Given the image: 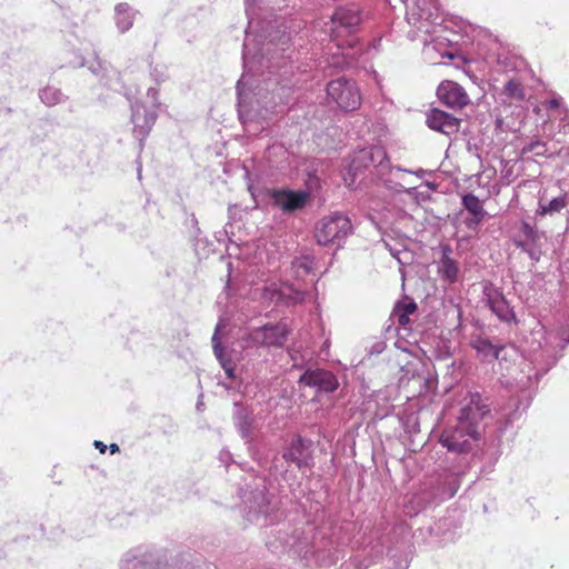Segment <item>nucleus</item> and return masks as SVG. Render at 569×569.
<instances>
[{
    "label": "nucleus",
    "mask_w": 569,
    "mask_h": 569,
    "mask_svg": "<svg viewBox=\"0 0 569 569\" xmlns=\"http://www.w3.org/2000/svg\"><path fill=\"white\" fill-rule=\"evenodd\" d=\"M490 413L489 407L478 393H470L469 402L462 407L456 427L446 429L440 443L451 452H468L480 438V423Z\"/></svg>",
    "instance_id": "obj_1"
},
{
    "label": "nucleus",
    "mask_w": 569,
    "mask_h": 569,
    "mask_svg": "<svg viewBox=\"0 0 569 569\" xmlns=\"http://www.w3.org/2000/svg\"><path fill=\"white\" fill-rule=\"evenodd\" d=\"M362 22L361 11L356 7L339 8L330 20V41L337 52H332V64L336 67H350L358 60L360 50L357 49L358 39L353 37Z\"/></svg>",
    "instance_id": "obj_2"
},
{
    "label": "nucleus",
    "mask_w": 569,
    "mask_h": 569,
    "mask_svg": "<svg viewBox=\"0 0 569 569\" xmlns=\"http://www.w3.org/2000/svg\"><path fill=\"white\" fill-rule=\"evenodd\" d=\"M361 167H373L388 189L396 192H408L410 194L416 190V188H406L401 181L406 183L408 182L405 179L398 177V174L406 172L415 174L418 178H423L428 173V171L425 169L410 171L400 167H391L387 157V152L381 147H370L359 150L350 163L348 174L356 177ZM345 181L349 187H351L355 183V178L350 179L349 181L348 177H345Z\"/></svg>",
    "instance_id": "obj_3"
},
{
    "label": "nucleus",
    "mask_w": 569,
    "mask_h": 569,
    "mask_svg": "<svg viewBox=\"0 0 569 569\" xmlns=\"http://www.w3.org/2000/svg\"><path fill=\"white\" fill-rule=\"evenodd\" d=\"M407 21L423 34L421 41L429 48L435 39L430 38L441 28L440 6L438 0H412L407 2Z\"/></svg>",
    "instance_id": "obj_4"
},
{
    "label": "nucleus",
    "mask_w": 569,
    "mask_h": 569,
    "mask_svg": "<svg viewBox=\"0 0 569 569\" xmlns=\"http://www.w3.org/2000/svg\"><path fill=\"white\" fill-rule=\"evenodd\" d=\"M288 328L284 323L263 326L246 332L240 339L243 349L254 347H282L287 341Z\"/></svg>",
    "instance_id": "obj_5"
},
{
    "label": "nucleus",
    "mask_w": 569,
    "mask_h": 569,
    "mask_svg": "<svg viewBox=\"0 0 569 569\" xmlns=\"http://www.w3.org/2000/svg\"><path fill=\"white\" fill-rule=\"evenodd\" d=\"M327 93L343 111H353L361 104L358 87L353 81L346 78L330 81L327 86Z\"/></svg>",
    "instance_id": "obj_6"
},
{
    "label": "nucleus",
    "mask_w": 569,
    "mask_h": 569,
    "mask_svg": "<svg viewBox=\"0 0 569 569\" xmlns=\"http://www.w3.org/2000/svg\"><path fill=\"white\" fill-rule=\"evenodd\" d=\"M351 221L347 216L335 213L322 219L316 229V238L320 244H328L346 238L351 232Z\"/></svg>",
    "instance_id": "obj_7"
},
{
    "label": "nucleus",
    "mask_w": 569,
    "mask_h": 569,
    "mask_svg": "<svg viewBox=\"0 0 569 569\" xmlns=\"http://www.w3.org/2000/svg\"><path fill=\"white\" fill-rule=\"evenodd\" d=\"M274 507L272 506L268 495L260 490L249 500L247 519L260 526L273 523L276 517L272 516Z\"/></svg>",
    "instance_id": "obj_8"
},
{
    "label": "nucleus",
    "mask_w": 569,
    "mask_h": 569,
    "mask_svg": "<svg viewBox=\"0 0 569 569\" xmlns=\"http://www.w3.org/2000/svg\"><path fill=\"white\" fill-rule=\"evenodd\" d=\"M520 230L523 239L515 241L517 248L526 252L532 261L538 262L542 256L541 241L546 239V233L537 230L527 221H522Z\"/></svg>",
    "instance_id": "obj_9"
},
{
    "label": "nucleus",
    "mask_w": 569,
    "mask_h": 569,
    "mask_svg": "<svg viewBox=\"0 0 569 569\" xmlns=\"http://www.w3.org/2000/svg\"><path fill=\"white\" fill-rule=\"evenodd\" d=\"M157 120V111L147 108L144 103L136 101L131 104V122L133 134L140 141L149 136Z\"/></svg>",
    "instance_id": "obj_10"
},
{
    "label": "nucleus",
    "mask_w": 569,
    "mask_h": 569,
    "mask_svg": "<svg viewBox=\"0 0 569 569\" xmlns=\"http://www.w3.org/2000/svg\"><path fill=\"white\" fill-rule=\"evenodd\" d=\"M310 198L306 190L278 189L271 191V199L274 206L283 212H293L302 209Z\"/></svg>",
    "instance_id": "obj_11"
},
{
    "label": "nucleus",
    "mask_w": 569,
    "mask_h": 569,
    "mask_svg": "<svg viewBox=\"0 0 569 569\" xmlns=\"http://www.w3.org/2000/svg\"><path fill=\"white\" fill-rule=\"evenodd\" d=\"M439 100L451 109H461L469 103L466 90L455 81H442L438 89Z\"/></svg>",
    "instance_id": "obj_12"
},
{
    "label": "nucleus",
    "mask_w": 569,
    "mask_h": 569,
    "mask_svg": "<svg viewBox=\"0 0 569 569\" xmlns=\"http://www.w3.org/2000/svg\"><path fill=\"white\" fill-rule=\"evenodd\" d=\"M299 383L317 389L321 392H332L338 388L336 376L327 370H307L299 378Z\"/></svg>",
    "instance_id": "obj_13"
},
{
    "label": "nucleus",
    "mask_w": 569,
    "mask_h": 569,
    "mask_svg": "<svg viewBox=\"0 0 569 569\" xmlns=\"http://www.w3.org/2000/svg\"><path fill=\"white\" fill-rule=\"evenodd\" d=\"M486 302L490 310L505 322L516 321V315L503 295L495 288H485Z\"/></svg>",
    "instance_id": "obj_14"
},
{
    "label": "nucleus",
    "mask_w": 569,
    "mask_h": 569,
    "mask_svg": "<svg viewBox=\"0 0 569 569\" xmlns=\"http://www.w3.org/2000/svg\"><path fill=\"white\" fill-rule=\"evenodd\" d=\"M527 99V91L522 79L517 76L510 77L499 92V100L502 104H520Z\"/></svg>",
    "instance_id": "obj_15"
},
{
    "label": "nucleus",
    "mask_w": 569,
    "mask_h": 569,
    "mask_svg": "<svg viewBox=\"0 0 569 569\" xmlns=\"http://www.w3.org/2000/svg\"><path fill=\"white\" fill-rule=\"evenodd\" d=\"M427 124L430 129L449 136L458 130L459 121L452 114L433 109L427 114Z\"/></svg>",
    "instance_id": "obj_16"
},
{
    "label": "nucleus",
    "mask_w": 569,
    "mask_h": 569,
    "mask_svg": "<svg viewBox=\"0 0 569 569\" xmlns=\"http://www.w3.org/2000/svg\"><path fill=\"white\" fill-rule=\"evenodd\" d=\"M263 297L271 301H280L288 297L293 303L305 300V293L302 291L296 290L289 286L278 287L276 283L264 288Z\"/></svg>",
    "instance_id": "obj_17"
},
{
    "label": "nucleus",
    "mask_w": 569,
    "mask_h": 569,
    "mask_svg": "<svg viewBox=\"0 0 569 569\" xmlns=\"http://www.w3.org/2000/svg\"><path fill=\"white\" fill-rule=\"evenodd\" d=\"M451 249L449 246L442 247V257L439 261L438 271L441 278L449 283L458 280L459 267L458 263L450 257Z\"/></svg>",
    "instance_id": "obj_18"
},
{
    "label": "nucleus",
    "mask_w": 569,
    "mask_h": 569,
    "mask_svg": "<svg viewBox=\"0 0 569 569\" xmlns=\"http://www.w3.org/2000/svg\"><path fill=\"white\" fill-rule=\"evenodd\" d=\"M471 347L477 351L478 357L482 361H491L498 359L500 351L503 349L502 346L492 345L491 341L481 337L473 339Z\"/></svg>",
    "instance_id": "obj_19"
},
{
    "label": "nucleus",
    "mask_w": 569,
    "mask_h": 569,
    "mask_svg": "<svg viewBox=\"0 0 569 569\" xmlns=\"http://www.w3.org/2000/svg\"><path fill=\"white\" fill-rule=\"evenodd\" d=\"M136 13L128 3H118L114 7V22L120 33H124L133 26Z\"/></svg>",
    "instance_id": "obj_20"
},
{
    "label": "nucleus",
    "mask_w": 569,
    "mask_h": 569,
    "mask_svg": "<svg viewBox=\"0 0 569 569\" xmlns=\"http://www.w3.org/2000/svg\"><path fill=\"white\" fill-rule=\"evenodd\" d=\"M462 204L473 216V218L467 222L469 228L479 224L483 220L486 211L477 196L472 193L465 194L462 197Z\"/></svg>",
    "instance_id": "obj_21"
},
{
    "label": "nucleus",
    "mask_w": 569,
    "mask_h": 569,
    "mask_svg": "<svg viewBox=\"0 0 569 569\" xmlns=\"http://www.w3.org/2000/svg\"><path fill=\"white\" fill-rule=\"evenodd\" d=\"M303 452L305 447L302 440L297 438L291 441L290 446L284 450L282 457L287 462H292L301 468L306 465Z\"/></svg>",
    "instance_id": "obj_22"
},
{
    "label": "nucleus",
    "mask_w": 569,
    "mask_h": 569,
    "mask_svg": "<svg viewBox=\"0 0 569 569\" xmlns=\"http://www.w3.org/2000/svg\"><path fill=\"white\" fill-rule=\"evenodd\" d=\"M568 204L567 193L553 198L549 202H539L537 214L539 216H553L562 211Z\"/></svg>",
    "instance_id": "obj_23"
},
{
    "label": "nucleus",
    "mask_w": 569,
    "mask_h": 569,
    "mask_svg": "<svg viewBox=\"0 0 569 569\" xmlns=\"http://www.w3.org/2000/svg\"><path fill=\"white\" fill-rule=\"evenodd\" d=\"M219 330H220V323L217 325L216 330L212 336L213 352H214L217 359L219 360V362L221 363L222 368L224 369L226 375L229 378H233L234 377V368L230 363V361L224 358L223 348L221 347V341L219 338Z\"/></svg>",
    "instance_id": "obj_24"
},
{
    "label": "nucleus",
    "mask_w": 569,
    "mask_h": 569,
    "mask_svg": "<svg viewBox=\"0 0 569 569\" xmlns=\"http://www.w3.org/2000/svg\"><path fill=\"white\" fill-rule=\"evenodd\" d=\"M234 407L236 427L243 439H249L251 435L252 419L239 403H234Z\"/></svg>",
    "instance_id": "obj_25"
},
{
    "label": "nucleus",
    "mask_w": 569,
    "mask_h": 569,
    "mask_svg": "<svg viewBox=\"0 0 569 569\" xmlns=\"http://www.w3.org/2000/svg\"><path fill=\"white\" fill-rule=\"evenodd\" d=\"M463 475V470H453L445 476L441 481V493L447 497H453L460 487V477Z\"/></svg>",
    "instance_id": "obj_26"
},
{
    "label": "nucleus",
    "mask_w": 569,
    "mask_h": 569,
    "mask_svg": "<svg viewBox=\"0 0 569 569\" xmlns=\"http://www.w3.org/2000/svg\"><path fill=\"white\" fill-rule=\"evenodd\" d=\"M313 267L315 260L310 256L298 257L291 263L293 274L297 279H302L303 277L309 274L312 271Z\"/></svg>",
    "instance_id": "obj_27"
},
{
    "label": "nucleus",
    "mask_w": 569,
    "mask_h": 569,
    "mask_svg": "<svg viewBox=\"0 0 569 569\" xmlns=\"http://www.w3.org/2000/svg\"><path fill=\"white\" fill-rule=\"evenodd\" d=\"M417 309V305L413 301L398 303L393 309V317L397 319L399 325L406 327L410 322V315Z\"/></svg>",
    "instance_id": "obj_28"
},
{
    "label": "nucleus",
    "mask_w": 569,
    "mask_h": 569,
    "mask_svg": "<svg viewBox=\"0 0 569 569\" xmlns=\"http://www.w3.org/2000/svg\"><path fill=\"white\" fill-rule=\"evenodd\" d=\"M40 100L49 107L56 106L63 100L62 92L53 87H46L39 92Z\"/></svg>",
    "instance_id": "obj_29"
},
{
    "label": "nucleus",
    "mask_w": 569,
    "mask_h": 569,
    "mask_svg": "<svg viewBox=\"0 0 569 569\" xmlns=\"http://www.w3.org/2000/svg\"><path fill=\"white\" fill-rule=\"evenodd\" d=\"M522 154L533 153L535 156H546L547 146L541 140L531 141L522 148Z\"/></svg>",
    "instance_id": "obj_30"
},
{
    "label": "nucleus",
    "mask_w": 569,
    "mask_h": 569,
    "mask_svg": "<svg viewBox=\"0 0 569 569\" xmlns=\"http://www.w3.org/2000/svg\"><path fill=\"white\" fill-rule=\"evenodd\" d=\"M147 96L148 98H150L151 100V103L152 106L150 107L151 110H154L157 111V109L159 108L160 103L158 101V91L157 89L154 88H149L148 91H147Z\"/></svg>",
    "instance_id": "obj_31"
},
{
    "label": "nucleus",
    "mask_w": 569,
    "mask_h": 569,
    "mask_svg": "<svg viewBox=\"0 0 569 569\" xmlns=\"http://www.w3.org/2000/svg\"><path fill=\"white\" fill-rule=\"evenodd\" d=\"M560 98H553L547 102V107L550 109L558 108L560 106Z\"/></svg>",
    "instance_id": "obj_32"
},
{
    "label": "nucleus",
    "mask_w": 569,
    "mask_h": 569,
    "mask_svg": "<svg viewBox=\"0 0 569 569\" xmlns=\"http://www.w3.org/2000/svg\"><path fill=\"white\" fill-rule=\"evenodd\" d=\"M96 64H97V67L91 66V67H90V69H91V71H92L94 74L99 76V72H100L102 69H104V68H103V64H102V62H101V61H97V62H96Z\"/></svg>",
    "instance_id": "obj_33"
},
{
    "label": "nucleus",
    "mask_w": 569,
    "mask_h": 569,
    "mask_svg": "<svg viewBox=\"0 0 569 569\" xmlns=\"http://www.w3.org/2000/svg\"><path fill=\"white\" fill-rule=\"evenodd\" d=\"M93 446H94V447H96V448H97L101 453H104V452H106V450H107V446H106L102 441H100V440H96V441L93 442Z\"/></svg>",
    "instance_id": "obj_34"
},
{
    "label": "nucleus",
    "mask_w": 569,
    "mask_h": 569,
    "mask_svg": "<svg viewBox=\"0 0 569 569\" xmlns=\"http://www.w3.org/2000/svg\"><path fill=\"white\" fill-rule=\"evenodd\" d=\"M220 459L224 462H228L230 460V453L229 452H221Z\"/></svg>",
    "instance_id": "obj_35"
},
{
    "label": "nucleus",
    "mask_w": 569,
    "mask_h": 569,
    "mask_svg": "<svg viewBox=\"0 0 569 569\" xmlns=\"http://www.w3.org/2000/svg\"><path fill=\"white\" fill-rule=\"evenodd\" d=\"M109 448L111 453H116L119 451V446L117 443H111Z\"/></svg>",
    "instance_id": "obj_36"
},
{
    "label": "nucleus",
    "mask_w": 569,
    "mask_h": 569,
    "mask_svg": "<svg viewBox=\"0 0 569 569\" xmlns=\"http://www.w3.org/2000/svg\"><path fill=\"white\" fill-rule=\"evenodd\" d=\"M391 254L397 258L398 262H400L401 264L403 263L401 258L399 257V252H393L392 250H390Z\"/></svg>",
    "instance_id": "obj_37"
},
{
    "label": "nucleus",
    "mask_w": 569,
    "mask_h": 569,
    "mask_svg": "<svg viewBox=\"0 0 569 569\" xmlns=\"http://www.w3.org/2000/svg\"><path fill=\"white\" fill-rule=\"evenodd\" d=\"M507 61H508V58H505V59H503V61H502L500 58L498 59V63H505V64H506V67H505V71H507V70H508V69H507V67H508Z\"/></svg>",
    "instance_id": "obj_38"
},
{
    "label": "nucleus",
    "mask_w": 569,
    "mask_h": 569,
    "mask_svg": "<svg viewBox=\"0 0 569 569\" xmlns=\"http://www.w3.org/2000/svg\"><path fill=\"white\" fill-rule=\"evenodd\" d=\"M426 186L428 188H430V189H435L436 188V186L433 183H431V182H426Z\"/></svg>",
    "instance_id": "obj_39"
},
{
    "label": "nucleus",
    "mask_w": 569,
    "mask_h": 569,
    "mask_svg": "<svg viewBox=\"0 0 569 569\" xmlns=\"http://www.w3.org/2000/svg\"><path fill=\"white\" fill-rule=\"evenodd\" d=\"M565 340H566V343H569V336Z\"/></svg>",
    "instance_id": "obj_40"
}]
</instances>
